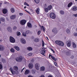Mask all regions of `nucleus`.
Instances as JSON below:
<instances>
[{
    "label": "nucleus",
    "instance_id": "41",
    "mask_svg": "<svg viewBox=\"0 0 77 77\" xmlns=\"http://www.w3.org/2000/svg\"><path fill=\"white\" fill-rule=\"evenodd\" d=\"M66 32L67 33H70V30L69 29H67L66 30Z\"/></svg>",
    "mask_w": 77,
    "mask_h": 77
},
{
    "label": "nucleus",
    "instance_id": "51",
    "mask_svg": "<svg viewBox=\"0 0 77 77\" xmlns=\"http://www.w3.org/2000/svg\"><path fill=\"white\" fill-rule=\"evenodd\" d=\"M51 51H53V53H55V52L54 51V50H53V49L51 48Z\"/></svg>",
    "mask_w": 77,
    "mask_h": 77
},
{
    "label": "nucleus",
    "instance_id": "59",
    "mask_svg": "<svg viewBox=\"0 0 77 77\" xmlns=\"http://www.w3.org/2000/svg\"><path fill=\"white\" fill-rule=\"evenodd\" d=\"M2 3H0V7H1L2 6Z\"/></svg>",
    "mask_w": 77,
    "mask_h": 77
},
{
    "label": "nucleus",
    "instance_id": "15",
    "mask_svg": "<svg viewBox=\"0 0 77 77\" xmlns=\"http://www.w3.org/2000/svg\"><path fill=\"white\" fill-rule=\"evenodd\" d=\"M51 57L52 59L53 60H54V61H56V59L54 58V57H53L51 55L49 54V57Z\"/></svg>",
    "mask_w": 77,
    "mask_h": 77
},
{
    "label": "nucleus",
    "instance_id": "61",
    "mask_svg": "<svg viewBox=\"0 0 77 77\" xmlns=\"http://www.w3.org/2000/svg\"><path fill=\"white\" fill-rule=\"evenodd\" d=\"M45 45V44H42V47H44V45Z\"/></svg>",
    "mask_w": 77,
    "mask_h": 77
},
{
    "label": "nucleus",
    "instance_id": "43",
    "mask_svg": "<svg viewBox=\"0 0 77 77\" xmlns=\"http://www.w3.org/2000/svg\"><path fill=\"white\" fill-rule=\"evenodd\" d=\"M17 36H20V35H21V33L20 32H17Z\"/></svg>",
    "mask_w": 77,
    "mask_h": 77
},
{
    "label": "nucleus",
    "instance_id": "48",
    "mask_svg": "<svg viewBox=\"0 0 77 77\" xmlns=\"http://www.w3.org/2000/svg\"><path fill=\"white\" fill-rule=\"evenodd\" d=\"M22 35L23 36H25V37H26V34L25 33H23L22 34Z\"/></svg>",
    "mask_w": 77,
    "mask_h": 77
},
{
    "label": "nucleus",
    "instance_id": "28",
    "mask_svg": "<svg viewBox=\"0 0 77 77\" xmlns=\"http://www.w3.org/2000/svg\"><path fill=\"white\" fill-rule=\"evenodd\" d=\"M39 8H37L36 10V12L37 14H39Z\"/></svg>",
    "mask_w": 77,
    "mask_h": 77
},
{
    "label": "nucleus",
    "instance_id": "34",
    "mask_svg": "<svg viewBox=\"0 0 77 77\" xmlns=\"http://www.w3.org/2000/svg\"><path fill=\"white\" fill-rule=\"evenodd\" d=\"M40 70L41 71H44L45 70V67L44 66L42 67L41 68Z\"/></svg>",
    "mask_w": 77,
    "mask_h": 77
},
{
    "label": "nucleus",
    "instance_id": "8",
    "mask_svg": "<svg viewBox=\"0 0 77 77\" xmlns=\"http://www.w3.org/2000/svg\"><path fill=\"white\" fill-rule=\"evenodd\" d=\"M71 9L73 11H76L77 10V7L75 6H73L72 8Z\"/></svg>",
    "mask_w": 77,
    "mask_h": 77
},
{
    "label": "nucleus",
    "instance_id": "12",
    "mask_svg": "<svg viewBox=\"0 0 77 77\" xmlns=\"http://www.w3.org/2000/svg\"><path fill=\"white\" fill-rule=\"evenodd\" d=\"M20 41L21 43H22V44H26V40L24 39V38L21 39Z\"/></svg>",
    "mask_w": 77,
    "mask_h": 77
},
{
    "label": "nucleus",
    "instance_id": "60",
    "mask_svg": "<svg viewBox=\"0 0 77 77\" xmlns=\"http://www.w3.org/2000/svg\"><path fill=\"white\" fill-rule=\"evenodd\" d=\"M34 27H35V28H36V27H37V26H36V25H34Z\"/></svg>",
    "mask_w": 77,
    "mask_h": 77
},
{
    "label": "nucleus",
    "instance_id": "55",
    "mask_svg": "<svg viewBox=\"0 0 77 77\" xmlns=\"http://www.w3.org/2000/svg\"><path fill=\"white\" fill-rule=\"evenodd\" d=\"M74 36H77V33H75L74 35Z\"/></svg>",
    "mask_w": 77,
    "mask_h": 77
},
{
    "label": "nucleus",
    "instance_id": "47",
    "mask_svg": "<svg viewBox=\"0 0 77 77\" xmlns=\"http://www.w3.org/2000/svg\"><path fill=\"white\" fill-rule=\"evenodd\" d=\"M2 61L3 63H5V59L3 58L2 59Z\"/></svg>",
    "mask_w": 77,
    "mask_h": 77
},
{
    "label": "nucleus",
    "instance_id": "27",
    "mask_svg": "<svg viewBox=\"0 0 77 77\" xmlns=\"http://www.w3.org/2000/svg\"><path fill=\"white\" fill-rule=\"evenodd\" d=\"M10 70L11 71L12 74H14V70H13V69H12V68H10Z\"/></svg>",
    "mask_w": 77,
    "mask_h": 77
},
{
    "label": "nucleus",
    "instance_id": "9",
    "mask_svg": "<svg viewBox=\"0 0 77 77\" xmlns=\"http://www.w3.org/2000/svg\"><path fill=\"white\" fill-rule=\"evenodd\" d=\"M29 68L30 69H32L33 67V63H30L28 65Z\"/></svg>",
    "mask_w": 77,
    "mask_h": 77
},
{
    "label": "nucleus",
    "instance_id": "23",
    "mask_svg": "<svg viewBox=\"0 0 77 77\" xmlns=\"http://www.w3.org/2000/svg\"><path fill=\"white\" fill-rule=\"evenodd\" d=\"M14 69L16 71H18V67L17 66H14Z\"/></svg>",
    "mask_w": 77,
    "mask_h": 77
},
{
    "label": "nucleus",
    "instance_id": "10",
    "mask_svg": "<svg viewBox=\"0 0 77 77\" xmlns=\"http://www.w3.org/2000/svg\"><path fill=\"white\" fill-rule=\"evenodd\" d=\"M16 16L17 15H16V14L12 15L11 16L10 18L11 19V20H14V19H15V18H16Z\"/></svg>",
    "mask_w": 77,
    "mask_h": 77
},
{
    "label": "nucleus",
    "instance_id": "25",
    "mask_svg": "<svg viewBox=\"0 0 77 77\" xmlns=\"http://www.w3.org/2000/svg\"><path fill=\"white\" fill-rule=\"evenodd\" d=\"M7 30L9 32H12V29L11 28V27H8Z\"/></svg>",
    "mask_w": 77,
    "mask_h": 77
},
{
    "label": "nucleus",
    "instance_id": "22",
    "mask_svg": "<svg viewBox=\"0 0 77 77\" xmlns=\"http://www.w3.org/2000/svg\"><path fill=\"white\" fill-rule=\"evenodd\" d=\"M72 2H70L68 5L67 7L68 8H70L71 6H72Z\"/></svg>",
    "mask_w": 77,
    "mask_h": 77
},
{
    "label": "nucleus",
    "instance_id": "17",
    "mask_svg": "<svg viewBox=\"0 0 77 77\" xmlns=\"http://www.w3.org/2000/svg\"><path fill=\"white\" fill-rule=\"evenodd\" d=\"M8 10H7V9H4L2 10V12L3 14H6Z\"/></svg>",
    "mask_w": 77,
    "mask_h": 77
},
{
    "label": "nucleus",
    "instance_id": "3",
    "mask_svg": "<svg viewBox=\"0 0 77 77\" xmlns=\"http://www.w3.org/2000/svg\"><path fill=\"white\" fill-rule=\"evenodd\" d=\"M23 60V57L21 56H20L19 57H17L16 58V60L18 62H21Z\"/></svg>",
    "mask_w": 77,
    "mask_h": 77
},
{
    "label": "nucleus",
    "instance_id": "52",
    "mask_svg": "<svg viewBox=\"0 0 77 77\" xmlns=\"http://www.w3.org/2000/svg\"><path fill=\"white\" fill-rule=\"evenodd\" d=\"M54 64H55V66H57V63L56 62H54Z\"/></svg>",
    "mask_w": 77,
    "mask_h": 77
},
{
    "label": "nucleus",
    "instance_id": "29",
    "mask_svg": "<svg viewBox=\"0 0 77 77\" xmlns=\"http://www.w3.org/2000/svg\"><path fill=\"white\" fill-rule=\"evenodd\" d=\"M70 54H71L70 51H68L66 53V54L67 56H69V55H70Z\"/></svg>",
    "mask_w": 77,
    "mask_h": 77
},
{
    "label": "nucleus",
    "instance_id": "30",
    "mask_svg": "<svg viewBox=\"0 0 77 77\" xmlns=\"http://www.w3.org/2000/svg\"><path fill=\"white\" fill-rule=\"evenodd\" d=\"M10 51L11 53H15V50H14V48H12L10 49Z\"/></svg>",
    "mask_w": 77,
    "mask_h": 77
},
{
    "label": "nucleus",
    "instance_id": "53",
    "mask_svg": "<svg viewBox=\"0 0 77 77\" xmlns=\"http://www.w3.org/2000/svg\"><path fill=\"white\" fill-rule=\"evenodd\" d=\"M19 15H20V16H22V15H23V13H19Z\"/></svg>",
    "mask_w": 77,
    "mask_h": 77
},
{
    "label": "nucleus",
    "instance_id": "2",
    "mask_svg": "<svg viewBox=\"0 0 77 77\" xmlns=\"http://www.w3.org/2000/svg\"><path fill=\"white\" fill-rule=\"evenodd\" d=\"M50 18L52 19H55L56 18V15L54 13L52 12L50 14Z\"/></svg>",
    "mask_w": 77,
    "mask_h": 77
},
{
    "label": "nucleus",
    "instance_id": "14",
    "mask_svg": "<svg viewBox=\"0 0 77 77\" xmlns=\"http://www.w3.org/2000/svg\"><path fill=\"white\" fill-rule=\"evenodd\" d=\"M5 49V47L2 45H0V51H3Z\"/></svg>",
    "mask_w": 77,
    "mask_h": 77
},
{
    "label": "nucleus",
    "instance_id": "24",
    "mask_svg": "<svg viewBox=\"0 0 77 77\" xmlns=\"http://www.w3.org/2000/svg\"><path fill=\"white\" fill-rule=\"evenodd\" d=\"M72 47L74 48H76V44H75V43H73Z\"/></svg>",
    "mask_w": 77,
    "mask_h": 77
},
{
    "label": "nucleus",
    "instance_id": "33",
    "mask_svg": "<svg viewBox=\"0 0 77 77\" xmlns=\"http://www.w3.org/2000/svg\"><path fill=\"white\" fill-rule=\"evenodd\" d=\"M1 20L2 22H5V19L3 17H2L1 18Z\"/></svg>",
    "mask_w": 77,
    "mask_h": 77
},
{
    "label": "nucleus",
    "instance_id": "46",
    "mask_svg": "<svg viewBox=\"0 0 77 77\" xmlns=\"http://www.w3.org/2000/svg\"><path fill=\"white\" fill-rule=\"evenodd\" d=\"M24 5H26V6H29V4H27V3H26V2L24 3Z\"/></svg>",
    "mask_w": 77,
    "mask_h": 77
},
{
    "label": "nucleus",
    "instance_id": "38",
    "mask_svg": "<svg viewBox=\"0 0 77 77\" xmlns=\"http://www.w3.org/2000/svg\"><path fill=\"white\" fill-rule=\"evenodd\" d=\"M43 29V32H45V27H44L43 26H42V28H41V29Z\"/></svg>",
    "mask_w": 77,
    "mask_h": 77
},
{
    "label": "nucleus",
    "instance_id": "6",
    "mask_svg": "<svg viewBox=\"0 0 77 77\" xmlns=\"http://www.w3.org/2000/svg\"><path fill=\"white\" fill-rule=\"evenodd\" d=\"M52 32L54 34H57V29L56 28H54L52 30Z\"/></svg>",
    "mask_w": 77,
    "mask_h": 77
},
{
    "label": "nucleus",
    "instance_id": "21",
    "mask_svg": "<svg viewBox=\"0 0 77 77\" xmlns=\"http://www.w3.org/2000/svg\"><path fill=\"white\" fill-rule=\"evenodd\" d=\"M48 10H49V11H50V10L52 9V6L51 5H49L48 7Z\"/></svg>",
    "mask_w": 77,
    "mask_h": 77
},
{
    "label": "nucleus",
    "instance_id": "58",
    "mask_svg": "<svg viewBox=\"0 0 77 77\" xmlns=\"http://www.w3.org/2000/svg\"><path fill=\"white\" fill-rule=\"evenodd\" d=\"M3 41V40L2 39H0V42H2Z\"/></svg>",
    "mask_w": 77,
    "mask_h": 77
},
{
    "label": "nucleus",
    "instance_id": "20",
    "mask_svg": "<svg viewBox=\"0 0 77 77\" xmlns=\"http://www.w3.org/2000/svg\"><path fill=\"white\" fill-rule=\"evenodd\" d=\"M45 50H42L41 51V54H43V55H44V56H45V55L44 54H45Z\"/></svg>",
    "mask_w": 77,
    "mask_h": 77
},
{
    "label": "nucleus",
    "instance_id": "42",
    "mask_svg": "<svg viewBox=\"0 0 77 77\" xmlns=\"http://www.w3.org/2000/svg\"><path fill=\"white\" fill-rule=\"evenodd\" d=\"M32 72L33 74H35V71L34 70H32L31 71Z\"/></svg>",
    "mask_w": 77,
    "mask_h": 77
},
{
    "label": "nucleus",
    "instance_id": "16",
    "mask_svg": "<svg viewBox=\"0 0 77 77\" xmlns=\"http://www.w3.org/2000/svg\"><path fill=\"white\" fill-rule=\"evenodd\" d=\"M34 41L35 42H38L39 41V38H36L34 40Z\"/></svg>",
    "mask_w": 77,
    "mask_h": 77
},
{
    "label": "nucleus",
    "instance_id": "39",
    "mask_svg": "<svg viewBox=\"0 0 77 77\" xmlns=\"http://www.w3.org/2000/svg\"><path fill=\"white\" fill-rule=\"evenodd\" d=\"M13 30H16L17 29V27L16 26H14L13 27Z\"/></svg>",
    "mask_w": 77,
    "mask_h": 77
},
{
    "label": "nucleus",
    "instance_id": "32",
    "mask_svg": "<svg viewBox=\"0 0 77 77\" xmlns=\"http://www.w3.org/2000/svg\"><path fill=\"white\" fill-rule=\"evenodd\" d=\"M27 50L29 51H32L33 50V48L31 47H29L27 48Z\"/></svg>",
    "mask_w": 77,
    "mask_h": 77
},
{
    "label": "nucleus",
    "instance_id": "7",
    "mask_svg": "<svg viewBox=\"0 0 77 77\" xmlns=\"http://www.w3.org/2000/svg\"><path fill=\"white\" fill-rule=\"evenodd\" d=\"M35 67L36 69L39 70L40 68V66L39 63H36L35 65Z\"/></svg>",
    "mask_w": 77,
    "mask_h": 77
},
{
    "label": "nucleus",
    "instance_id": "36",
    "mask_svg": "<svg viewBox=\"0 0 77 77\" xmlns=\"http://www.w3.org/2000/svg\"><path fill=\"white\" fill-rule=\"evenodd\" d=\"M44 10L46 12H48V8H44Z\"/></svg>",
    "mask_w": 77,
    "mask_h": 77
},
{
    "label": "nucleus",
    "instance_id": "35",
    "mask_svg": "<svg viewBox=\"0 0 77 77\" xmlns=\"http://www.w3.org/2000/svg\"><path fill=\"white\" fill-rule=\"evenodd\" d=\"M34 1L36 3L38 4L39 3V1H40V0H34Z\"/></svg>",
    "mask_w": 77,
    "mask_h": 77
},
{
    "label": "nucleus",
    "instance_id": "54",
    "mask_svg": "<svg viewBox=\"0 0 77 77\" xmlns=\"http://www.w3.org/2000/svg\"><path fill=\"white\" fill-rule=\"evenodd\" d=\"M25 11L26 12H27V13H28V14H30V12H29V11H27V10H25Z\"/></svg>",
    "mask_w": 77,
    "mask_h": 77
},
{
    "label": "nucleus",
    "instance_id": "1",
    "mask_svg": "<svg viewBox=\"0 0 77 77\" xmlns=\"http://www.w3.org/2000/svg\"><path fill=\"white\" fill-rule=\"evenodd\" d=\"M55 43L58 45H59L60 46H64V43L63 42L60 41H55Z\"/></svg>",
    "mask_w": 77,
    "mask_h": 77
},
{
    "label": "nucleus",
    "instance_id": "11",
    "mask_svg": "<svg viewBox=\"0 0 77 77\" xmlns=\"http://www.w3.org/2000/svg\"><path fill=\"white\" fill-rule=\"evenodd\" d=\"M27 26L29 28H32V24L29 22L27 23Z\"/></svg>",
    "mask_w": 77,
    "mask_h": 77
},
{
    "label": "nucleus",
    "instance_id": "13",
    "mask_svg": "<svg viewBox=\"0 0 77 77\" xmlns=\"http://www.w3.org/2000/svg\"><path fill=\"white\" fill-rule=\"evenodd\" d=\"M71 41L70 40L68 41V42L66 45L68 47H69L71 46Z\"/></svg>",
    "mask_w": 77,
    "mask_h": 77
},
{
    "label": "nucleus",
    "instance_id": "19",
    "mask_svg": "<svg viewBox=\"0 0 77 77\" xmlns=\"http://www.w3.org/2000/svg\"><path fill=\"white\" fill-rule=\"evenodd\" d=\"M29 72H30V71H29V70L28 69H27L25 71V74L26 75H27V74H29Z\"/></svg>",
    "mask_w": 77,
    "mask_h": 77
},
{
    "label": "nucleus",
    "instance_id": "56",
    "mask_svg": "<svg viewBox=\"0 0 77 77\" xmlns=\"http://www.w3.org/2000/svg\"><path fill=\"white\" fill-rule=\"evenodd\" d=\"M25 68H23V69H22V70H21V72H23V70H24V69Z\"/></svg>",
    "mask_w": 77,
    "mask_h": 77
},
{
    "label": "nucleus",
    "instance_id": "18",
    "mask_svg": "<svg viewBox=\"0 0 77 77\" xmlns=\"http://www.w3.org/2000/svg\"><path fill=\"white\" fill-rule=\"evenodd\" d=\"M14 48L16 49L17 51H19L20 50V48L17 46H15L14 47Z\"/></svg>",
    "mask_w": 77,
    "mask_h": 77
},
{
    "label": "nucleus",
    "instance_id": "49",
    "mask_svg": "<svg viewBox=\"0 0 77 77\" xmlns=\"http://www.w3.org/2000/svg\"><path fill=\"white\" fill-rule=\"evenodd\" d=\"M70 57L72 59H74V56L73 55H72L71 57Z\"/></svg>",
    "mask_w": 77,
    "mask_h": 77
},
{
    "label": "nucleus",
    "instance_id": "50",
    "mask_svg": "<svg viewBox=\"0 0 77 77\" xmlns=\"http://www.w3.org/2000/svg\"><path fill=\"white\" fill-rule=\"evenodd\" d=\"M73 16H74L75 17H77V14H73Z\"/></svg>",
    "mask_w": 77,
    "mask_h": 77
},
{
    "label": "nucleus",
    "instance_id": "4",
    "mask_svg": "<svg viewBox=\"0 0 77 77\" xmlns=\"http://www.w3.org/2000/svg\"><path fill=\"white\" fill-rule=\"evenodd\" d=\"M10 41L11 43H14L15 42V40L12 36L10 37Z\"/></svg>",
    "mask_w": 77,
    "mask_h": 77
},
{
    "label": "nucleus",
    "instance_id": "62",
    "mask_svg": "<svg viewBox=\"0 0 77 77\" xmlns=\"http://www.w3.org/2000/svg\"><path fill=\"white\" fill-rule=\"evenodd\" d=\"M42 44H45L44 43V42L43 41H42Z\"/></svg>",
    "mask_w": 77,
    "mask_h": 77
},
{
    "label": "nucleus",
    "instance_id": "5",
    "mask_svg": "<svg viewBox=\"0 0 77 77\" xmlns=\"http://www.w3.org/2000/svg\"><path fill=\"white\" fill-rule=\"evenodd\" d=\"M26 22H27L26 20H23L20 21V23L21 25H24V24L26 23Z\"/></svg>",
    "mask_w": 77,
    "mask_h": 77
},
{
    "label": "nucleus",
    "instance_id": "44",
    "mask_svg": "<svg viewBox=\"0 0 77 77\" xmlns=\"http://www.w3.org/2000/svg\"><path fill=\"white\" fill-rule=\"evenodd\" d=\"M28 56H32V53H30L28 54Z\"/></svg>",
    "mask_w": 77,
    "mask_h": 77
},
{
    "label": "nucleus",
    "instance_id": "26",
    "mask_svg": "<svg viewBox=\"0 0 77 77\" xmlns=\"http://www.w3.org/2000/svg\"><path fill=\"white\" fill-rule=\"evenodd\" d=\"M60 13L61 15H63L65 14V12L63 10H60Z\"/></svg>",
    "mask_w": 77,
    "mask_h": 77
},
{
    "label": "nucleus",
    "instance_id": "31",
    "mask_svg": "<svg viewBox=\"0 0 77 77\" xmlns=\"http://www.w3.org/2000/svg\"><path fill=\"white\" fill-rule=\"evenodd\" d=\"M11 12L12 13H14V12H15V9L14 8H12L11 9Z\"/></svg>",
    "mask_w": 77,
    "mask_h": 77
},
{
    "label": "nucleus",
    "instance_id": "45",
    "mask_svg": "<svg viewBox=\"0 0 77 77\" xmlns=\"http://www.w3.org/2000/svg\"><path fill=\"white\" fill-rule=\"evenodd\" d=\"M3 68V66L1 64H0V69H2Z\"/></svg>",
    "mask_w": 77,
    "mask_h": 77
},
{
    "label": "nucleus",
    "instance_id": "57",
    "mask_svg": "<svg viewBox=\"0 0 77 77\" xmlns=\"http://www.w3.org/2000/svg\"><path fill=\"white\" fill-rule=\"evenodd\" d=\"M48 77H53V76L51 75H48Z\"/></svg>",
    "mask_w": 77,
    "mask_h": 77
},
{
    "label": "nucleus",
    "instance_id": "37",
    "mask_svg": "<svg viewBox=\"0 0 77 77\" xmlns=\"http://www.w3.org/2000/svg\"><path fill=\"white\" fill-rule=\"evenodd\" d=\"M26 34H30V31L29 30L26 31Z\"/></svg>",
    "mask_w": 77,
    "mask_h": 77
},
{
    "label": "nucleus",
    "instance_id": "63",
    "mask_svg": "<svg viewBox=\"0 0 77 77\" xmlns=\"http://www.w3.org/2000/svg\"><path fill=\"white\" fill-rule=\"evenodd\" d=\"M5 4H6V3H7V2H5L4 3Z\"/></svg>",
    "mask_w": 77,
    "mask_h": 77
},
{
    "label": "nucleus",
    "instance_id": "64",
    "mask_svg": "<svg viewBox=\"0 0 77 77\" xmlns=\"http://www.w3.org/2000/svg\"><path fill=\"white\" fill-rule=\"evenodd\" d=\"M46 39H48V40H48V37H46Z\"/></svg>",
    "mask_w": 77,
    "mask_h": 77
},
{
    "label": "nucleus",
    "instance_id": "40",
    "mask_svg": "<svg viewBox=\"0 0 77 77\" xmlns=\"http://www.w3.org/2000/svg\"><path fill=\"white\" fill-rule=\"evenodd\" d=\"M41 31L40 30H39L37 32V35H40V34H41Z\"/></svg>",
    "mask_w": 77,
    "mask_h": 77
}]
</instances>
